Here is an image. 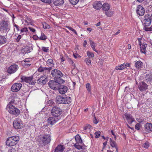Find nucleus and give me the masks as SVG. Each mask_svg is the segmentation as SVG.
I'll return each mask as SVG.
<instances>
[{
  "label": "nucleus",
  "instance_id": "obj_1",
  "mask_svg": "<svg viewBox=\"0 0 152 152\" xmlns=\"http://www.w3.org/2000/svg\"><path fill=\"white\" fill-rule=\"evenodd\" d=\"M51 74L55 80L61 83L64 82V80L61 78L63 75L59 70L56 69H53L51 71Z\"/></svg>",
  "mask_w": 152,
  "mask_h": 152
},
{
  "label": "nucleus",
  "instance_id": "obj_2",
  "mask_svg": "<svg viewBox=\"0 0 152 152\" xmlns=\"http://www.w3.org/2000/svg\"><path fill=\"white\" fill-rule=\"evenodd\" d=\"M14 101H11L7 105V109L9 112L15 115H18L20 113V110L13 105Z\"/></svg>",
  "mask_w": 152,
  "mask_h": 152
},
{
  "label": "nucleus",
  "instance_id": "obj_3",
  "mask_svg": "<svg viewBox=\"0 0 152 152\" xmlns=\"http://www.w3.org/2000/svg\"><path fill=\"white\" fill-rule=\"evenodd\" d=\"M19 140V137L18 136L10 137L7 139L6 141V144L9 146H14L18 143Z\"/></svg>",
  "mask_w": 152,
  "mask_h": 152
},
{
  "label": "nucleus",
  "instance_id": "obj_4",
  "mask_svg": "<svg viewBox=\"0 0 152 152\" xmlns=\"http://www.w3.org/2000/svg\"><path fill=\"white\" fill-rule=\"evenodd\" d=\"M51 141L50 136L49 134H45L40 136L39 142L44 145L50 143Z\"/></svg>",
  "mask_w": 152,
  "mask_h": 152
},
{
  "label": "nucleus",
  "instance_id": "obj_5",
  "mask_svg": "<svg viewBox=\"0 0 152 152\" xmlns=\"http://www.w3.org/2000/svg\"><path fill=\"white\" fill-rule=\"evenodd\" d=\"M61 83L56 80H50L48 83L49 87L52 89L54 90H57L58 88Z\"/></svg>",
  "mask_w": 152,
  "mask_h": 152
},
{
  "label": "nucleus",
  "instance_id": "obj_6",
  "mask_svg": "<svg viewBox=\"0 0 152 152\" xmlns=\"http://www.w3.org/2000/svg\"><path fill=\"white\" fill-rule=\"evenodd\" d=\"M62 113V110L60 107L57 106H54L52 107L51 114L53 116L60 118V116Z\"/></svg>",
  "mask_w": 152,
  "mask_h": 152
},
{
  "label": "nucleus",
  "instance_id": "obj_7",
  "mask_svg": "<svg viewBox=\"0 0 152 152\" xmlns=\"http://www.w3.org/2000/svg\"><path fill=\"white\" fill-rule=\"evenodd\" d=\"M10 25L8 21H2L0 24V30L1 31H8L10 29Z\"/></svg>",
  "mask_w": 152,
  "mask_h": 152
},
{
  "label": "nucleus",
  "instance_id": "obj_8",
  "mask_svg": "<svg viewBox=\"0 0 152 152\" xmlns=\"http://www.w3.org/2000/svg\"><path fill=\"white\" fill-rule=\"evenodd\" d=\"M151 21V16L148 14H146L142 18V23L146 26H148L150 25Z\"/></svg>",
  "mask_w": 152,
  "mask_h": 152
},
{
  "label": "nucleus",
  "instance_id": "obj_9",
  "mask_svg": "<svg viewBox=\"0 0 152 152\" xmlns=\"http://www.w3.org/2000/svg\"><path fill=\"white\" fill-rule=\"evenodd\" d=\"M13 126L16 129H21L23 127V124L20 119L16 118L13 122Z\"/></svg>",
  "mask_w": 152,
  "mask_h": 152
},
{
  "label": "nucleus",
  "instance_id": "obj_10",
  "mask_svg": "<svg viewBox=\"0 0 152 152\" xmlns=\"http://www.w3.org/2000/svg\"><path fill=\"white\" fill-rule=\"evenodd\" d=\"M52 67H43L40 66L38 69L39 72H42L44 75H48V74L50 72V70L52 69Z\"/></svg>",
  "mask_w": 152,
  "mask_h": 152
},
{
  "label": "nucleus",
  "instance_id": "obj_11",
  "mask_svg": "<svg viewBox=\"0 0 152 152\" xmlns=\"http://www.w3.org/2000/svg\"><path fill=\"white\" fill-rule=\"evenodd\" d=\"M19 68V67L16 64H14L10 66L8 68L7 72L9 74H12L15 72Z\"/></svg>",
  "mask_w": 152,
  "mask_h": 152
},
{
  "label": "nucleus",
  "instance_id": "obj_12",
  "mask_svg": "<svg viewBox=\"0 0 152 152\" xmlns=\"http://www.w3.org/2000/svg\"><path fill=\"white\" fill-rule=\"evenodd\" d=\"M22 86V84L20 83H16L12 85L11 88V91L14 92L19 91Z\"/></svg>",
  "mask_w": 152,
  "mask_h": 152
},
{
  "label": "nucleus",
  "instance_id": "obj_13",
  "mask_svg": "<svg viewBox=\"0 0 152 152\" xmlns=\"http://www.w3.org/2000/svg\"><path fill=\"white\" fill-rule=\"evenodd\" d=\"M22 82H25L28 83L29 84L33 85L34 84L33 81L32 80L33 77L30 76L26 77L24 76H22L21 78Z\"/></svg>",
  "mask_w": 152,
  "mask_h": 152
},
{
  "label": "nucleus",
  "instance_id": "obj_14",
  "mask_svg": "<svg viewBox=\"0 0 152 152\" xmlns=\"http://www.w3.org/2000/svg\"><path fill=\"white\" fill-rule=\"evenodd\" d=\"M136 12L138 15L142 16L144 15L145 12V10L142 6L139 5L137 6Z\"/></svg>",
  "mask_w": 152,
  "mask_h": 152
},
{
  "label": "nucleus",
  "instance_id": "obj_15",
  "mask_svg": "<svg viewBox=\"0 0 152 152\" xmlns=\"http://www.w3.org/2000/svg\"><path fill=\"white\" fill-rule=\"evenodd\" d=\"M60 118L56 117H50L48 119V124L51 125H53L60 119Z\"/></svg>",
  "mask_w": 152,
  "mask_h": 152
},
{
  "label": "nucleus",
  "instance_id": "obj_16",
  "mask_svg": "<svg viewBox=\"0 0 152 152\" xmlns=\"http://www.w3.org/2000/svg\"><path fill=\"white\" fill-rule=\"evenodd\" d=\"M124 115L126 120L129 124H131L133 122L135 121L134 118L132 117L130 114L126 113Z\"/></svg>",
  "mask_w": 152,
  "mask_h": 152
},
{
  "label": "nucleus",
  "instance_id": "obj_17",
  "mask_svg": "<svg viewBox=\"0 0 152 152\" xmlns=\"http://www.w3.org/2000/svg\"><path fill=\"white\" fill-rule=\"evenodd\" d=\"M148 86L146 83L144 82H142L139 83L138 88L140 91H143L147 88Z\"/></svg>",
  "mask_w": 152,
  "mask_h": 152
},
{
  "label": "nucleus",
  "instance_id": "obj_18",
  "mask_svg": "<svg viewBox=\"0 0 152 152\" xmlns=\"http://www.w3.org/2000/svg\"><path fill=\"white\" fill-rule=\"evenodd\" d=\"M47 76L46 75H44L40 77L37 80V83L39 84H44L46 82V79Z\"/></svg>",
  "mask_w": 152,
  "mask_h": 152
},
{
  "label": "nucleus",
  "instance_id": "obj_19",
  "mask_svg": "<svg viewBox=\"0 0 152 152\" xmlns=\"http://www.w3.org/2000/svg\"><path fill=\"white\" fill-rule=\"evenodd\" d=\"M67 87L64 85H60V86L58 89L59 93L61 94H64L67 91Z\"/></svg>",
  "mask_w": 152,
  "mask_h": 152
},
{
  "label": "nucleus",
  "instance_id": "obj_20",
  "mask_svg": "<svg viewBox=\"0 0 152 152\" xmlns=\"http://www.w3.org/2000/svg\"><path fill=\"white\" fill-rule=\"evenodd\" d=\"M102 4L100 1H97L94 2L93 4V7L96 9H99L102 7Z\"/></svg>",
  "mask_w": 152,
  "mask_h": 152
},
{
  "label": "nucleus",
  "instance_id": "obj_21",
  "mask_svg": "<svg viewBox=\"0 0 152 152\" xmlns=\"http://www.w3.org/2000/svg\"><path fill=\"white\" fill-rule=\"evenodd\" d=\"M147 45L146 44H141L140 45V51L142 53L145 54L147 51L146 50V47H147Z\"/></svg>",
  "mask_w": 152,
  "mask_h": 152
},
{
  "label": "nucleus",
  "instance_id": "obj_22",
  "mask_svg": "<svg viewBox=\"0 0 152 152\" xmlns=\"http://www.w3.org/2000/svg\"><path fill=\"white\" fill-rule=\"evenodd\" d=\"M145 127L146 132H149L152 131V124L147 123L145 125Z\"/></svg>",
  "mask_w": 152,
  "mask_h": 152
},
{
  "label": "nucleus",
  "instance_id": "obj_23",
  "mask_svg": "<svg viewBox=\"0 0 152 152\" xmlns=\"http://www.w3.org/2000/svg\"><path fill=\"white\" fill-rule=\"evenodd\" d=\"M64 97L61 96H58L56 98V101L58 104H63Z\"/></svg>",
  "mask_w": 152,
  "mask_h": 152
},
{
  "label": "nucleus",
  "instance_id": "obj_24",
  "mask_svg": "<svg viewBox=\"0 0 152 152\" xmlns=\"http://www.w3.org/2000/svg\"><path fill=\"white\" fill-rule=\"evenodd\" d=\"M145 79L147 83L152 82V74L150 73L147 74L145 77Z\"/></svg>",
  "mask_w": 152,
  "mask_h": 152
},
{
  "label": "nucleus",
  "instance_id": "obj_25",
  "mask_svg": "<svg viewBox=\"0 0 152 152\" xmlns=\"http://www.w3.org/2000/svg\"><path fill=\"white\" fill-rule=\"evenodd\" d=\"M65 147L62 145H58L54 149L55 151L57 152H62L64 149Z\"/></svg>",
  "mask_w": 152,
  "mask_h": 152
},
{
  "label": "nucleus",
  "instance_id": "obj_26",
  "mask_svg": "<svg viewBox=\"0 0 152 152\" xmlns=\"http://www.w3.org/2000/svg\"><path fill=\"white\" fill-rule=\"evenodd\" d=\"M134 66L137 69L141 68L142 66V63L140 61H134Z\"/></svg>",
  "mask_w": 152,
  "mask_h": 152
},
{
  "label": "nucleus",
  "instance_id": "obj_27",
  "mask_svg": "<svg viewBox=\"0 0 152 152\" xmlns=\"http://www.w3.org/2000/svg\"><path fill=\"white\" fill-rule=\"evenodd\" d=\"M53 4L56 6H60L64 3L63 0H53Z\"/></svg>",
  "mask_w": 152,
  "mask_h": 152
},
{
  "label": "nucleus",
  "instance_id": "obj_28",
  "mask_svg": "<svg viewBox=\"0 0 152 152\" xmlns=\"http://www.w3.org/2000/svg\"><path fill=\"white\" fill-rule=\"evenodd\" d=\"M110 144L111 146L113 148H115L116 149L117 152L118 151V148L117 146V144L115 142L113 141L111 138L110 139Z\"/></svg>",
  "mask_w": 152,
  "mask_h": 152
},
{
  "label": "nucleus",
  "instance_id": "obj_29",
  "mask_svg": "<svg viewBox=\"0 0 152 152\" xmlns=\"http://www.w3.org/2000/svg\"><path fill=\"white\" fill-rule=\"evenodd\" d=\"M7 39L4 36L0 35V45L6 43Z\"/></svg>",
  "mask_w": 152,
  "mask_h": 152
},
{
  "label": "nucleus",
  "instance_id": "obj_30",
  "mask_svg": "<svg viewBox=\"0 0 152 152\" xmlns=\"http://www.w3.org/2000/svg\"><path fill=\"white\" fill-rule=\"evenodd\" d=\"M102 8L103 10L106 11L110 9V7L108 3H105L102 5Z\"/></svg>",
  "mask_w": 152,
  "mask_h": 152
},
{
  "label": "nucleus",
  "instance_id": "obj_31",
  "mask_svg": "<svg viewBox=\"0 0 152 152\" xmlns=\"http://www.w3.org/2000/svg\"><path fill=\"white\" fill-rule=\"evenodd\" d=\"M64 99L63 103L64 104H69L71 102V99L70 97H64Z\"/></svg>",
  "mask_w": 152,
  "mask_h": 152
},
{
  "label": "nucleus",
  "instance_id": "obj_32",
  "mask_svg": "<svg viewBox=\"0 0 152 152\" xmlns=\"http://www.w3.org/2000/svg\"><path fill=\"white\" fill-rule=\"evenodd\" d=\"M89 40L90 41L91 46L93 50L96 52L97 53L98 51L96 50L95 48L96 43H94L93 41L90 39H89Z\"/></svg>",
  "mask_w": 152,
  "mask_h": 152
},
{
  "label": "nucleus",
  "instance_id": "obj_33",
  "mask_svg": "<svg viewBox=\"0 0 152 152\" xmlns=\"http://www.w3.org/2000/svg\"><path fill=\"white\" fill-rule=\"evenodd\" d=\"M104 13L108 17H111L114 14V12L110 10L109 11H106Z\"/></svg>",
  "mask_w": 152,
  "mask_h": 152
},
{
  "label": "nucleus",
  "instance_id": "obj_34",
  "mask_svg": "<svg viewBox=\"0 0 152 152\" xmlns=\"http://www.w3.org/2000/svg\"><path fill=\"white\" fill-rule=\"evenodd\" d=\"M75 140L76 142V143H81L82 142L80 137L79 135H77L75 136Z\"/></svg>",
  "mask_w": 152,
  "mask_h": 152
},
{
  "label": "nucleus",
  "instance_id": "obj_35",
  "mask_svg": "<svg viewBox=\"0 0 152 152\" xmlns=\"http://www.w3.org/2000/svg\"><path fill=\"white\" fill-rule=\"evenodd\" d=\"M87 54L88 57V58H93L94 57V54L90 51H88L87 52Z\"/></svg>",
  "mask_w": 152,
  "mask_h": 152
},
{
  "label": "nucleus",
  "instance_id": "obj_36",
  "mask_svg": "<svg viewBox=\"0 0 152 152\" xmlns=\"http://www.w3.org/2000/svg\"><path fill=\"white\" fill-rule=\"evenodd\" d=\"M29 48V47L28 46L26 47L22 50V51H24V52H23L24 53H28L30 52V50Z\"/></svg>",
  "mask_w": 152,
  "mask_h": 152
},
{
  "label": "nucleus",
  "instance_id": "obj_37",
  "mask_svg": "<svg viewBox=\"0 0 152 152\" xmlns=\"http://www.w3.org/2000/svg\"><path fill=\"white\" fill-rule=\"evenodd\" d=\"M84 61L86 63L88 66H89L91 64V60L88 58H86Z\"/></svg>",
  "mask_w": 152,
  "mask_h": 152
},
{
  "label": "nucleus",
  "instance_id": "obj_38",
  "mask_svg": "<svg viewBox=\"0 0 152 152\" xmlns=\"http://www.w3.org/2000/svg\"><path fill=\"white\" fill-rule=\"evenodd\" d=\"M47 39V37L45 34L42 32L41 36L39 37V39L40 40H45Z\"/></svg>",
  "mask_w": 152,
  "mask_h": 152
},
{
  "label": "nucleus",
  "instance_id": "obj_39",
  "mask_svg": "<svg viewBox=\"0 0 152 152\" xmlns=\"http://www.w3.org/2000/svg\"><path fill=\"white\" fill-rule=\"evenodd\" d=\"M79 143H76L74 145V147L78 150H80V149H83L84 148H83L81 146L79 145Z\"/></svg>",
  "mask_w": 152,
  "mask_h": 152
},
{
  "label": "nucleus",
  "instance_id": "obj_40",
  "mask_svg": "<svg viewBox=\"0 0 152 152\" xmlns=\"http://www.w3.org/2000/svg\"><path fill=\"white\" fill-rule=\"evenodd\" d=\"M26 23H27V25L31 24L32 23V20L29 18H27L25 20Z\"/></svg>",
  "mask_w": 152,
  "mask_h": 152
},
{
  "label": "nucleus",
  "instance_id": "obj_41",
  "mask_svg": "<svg viewBox=\"0 0 152 152\" xmlns=\"http://www.w3.org/2000/svg\"><path fill=\"white\" fill-rule=\"evenodd\" d=\"M47 64L49 65L52 64L53 66L54 65L53 60L52 59H48L47 61Z\"/></svg>",
  "mask_w": 152,
  "mask_h": 152
},
{
  "label": "nucleus",
  "instance_id": "obj_42",
  "mask_svg": "<svg viewBox=\"0 0 152 152\" xmlns=\"http://www.w3.org/2000/svg\"><path fill=\"white\" fill-rule=\"evenodd\" d=\"M86 88L89 92L91 91V87L90 84L89 83H87L86 85Z\"/></svg>",
  "mask_w": 152,
  "mask_h": 152
},
{
  "label": "nucleus",
  "instance_id": "obj_43",
  "mask_svg": "<svg viewBox=\"0 0 152 152\" xmlns=\"http://www.w3.org/2000/svg\"><path fill=\"white\" fill-rule=\"evenodd\" d=\"M79 0H69V1L72 4L75 5L77 4Z\"/></svg>",
  "mask_w": 152,
  "mask_h": 152
},
{
  "label": "nucleus",
  "instance_id": "obj_44",
  "mask_svg": "<svg viewBox=\"0 0 152 152\" xmlns=\"http://www.w3.org/2000/svg\"><path fill=\"white\" fill-rule=\"evenodd\" d=\"M130 66V63H127L126 64H121V66H122L123 69L126 68L127 66L129 67Z\"/></svg>",
  "mask_w": 152,
  "mask_h": 152
},
{
  "label": "nucleus",
  "instance_id": "obj_45",
  "mask_svg": "<svg viewBox=\"0 0 152 152\" xmlns=\"http://www.w3.org/2000/svg\"><path fill=\"white\" fill-rule=\"evenodd\" d=\"M91 128V126L90 125H87L86 126L84 127V129L87 131H89L90 129Z\"/></svg>",
  "mask_w": 152,
  "mask_h": 152
},
{
  "label": "nucleus",
  "instance_id": "obj_46",
  "mask_svg": "<svg viewBox=\"0 0 152 152\" xmlns=\"http://www.w3.org/2000/svg\"><path fill=\"white\" fill-rule=\"evenodd\" d=\"M143 147L146 148H148L149 146V144L148 142H146L145 143L142 145Z\"/></svg>",
  "mask_w": 152,
  "mask_h": 152
},
{
  "label": "nucleus",
  "instance_id": "obj_47",
  "mask_svg": "<svg viewBox=\"0 0 152 152\" xmlns=\"http://www.w3.org/2000/svg\"><path fill=\"white\" fill-rule=\"evenodd\" d=\"M43 26L44 29H49L50 28V26L46 23L43 24Z\"/></svg>",
  "mask_w": 152,
  "mask_h": 152
},
{
  "label": "nucleus",
  "instance_id": "obj_48",
  "mask_svg": "<svg viewBox=\"0 0 152 152\" xmlns=\"http://www.w3.org/2000/svg\"><path fill=\"white\" fill-rule=\"evenodd\" d=\"M28 31L27 29L26 28H24L20 30V34H22L23 33H27V31Z\"/></svg>",
  "mask_w": 152,
  "mask_h": 152
},
{
  "label": "nucleus",
  "instance_id": "obj_49",
  "mask_svg": "<svg viewBox=\"0 0 152 152\" xmlns=\"http://www.w3.org/2000/svg\"><path fill=\"white\" fill-rule=\"evenodd\" d=\"M101 132L100 131L96 132L95 133V137L96 138H98Z\"/></svg>",
  "mask_w": 152,
  "mask_h": 152
},
{
  "label": "nucleus",
  "instance_id": "obj_50",
  "mask_svg": "<svg viewBox=\"0 0 152 152\" xmlns=\"http://www.w3.org/2000/svg\"><path fill=\"white\" fill-rule=\"evenodd\" d=\"M144 29L147 31H152V26L150 27H147L145 26L144 28Z\"/></svg>",
  "mask_w": 152,
  "mask_h": 152
},
{
  "label": "nucleus",
  "instance_id": "obj_51",
  "mask_svg": "<svg viewBox=\"0 0 152 152\" xmlns=\"http://www.w3.org/2000/svg\"><path fill=\"white\" fill-rule=\"evenodd\" d=\"M42 50L45 52H47L49 51L48 47H42Z\"/></svg>",
  "mask_w": 152,
  "mask_h": 152
},
{
  "label": "nucleus",
  "instance_id": "obj_52",
  "mask_svg": "<svg viewBox=\"0 0 152 152\" xmlns=\"http://www.w3.org/2000/svg\"><path fill=\"white\" fill-rule=\"evenodd\" d=\"M9 152H15L16 150L15 148H13L12 147H10L9 150Z\"/></svg>",
  "mask_w": 152,
  "mask_h": 152
},
{
  "label": "nucleus",
  "instance_id": "obj_53",
  "mask_svg": "<svg viewBox=\"0 0 152 152\" xmlns=\"http://www.w3.org/2000/svg\"><path fill=\"white\" fill-rule=\"evenodd\" d=\"M140 124L137 123L135 126V129L137 130H139L140 129Z\"/></svg>",
  "mask_w": 152,
  "mask_h": 152
},
{
  "label": "nucleus",
  "instance_id": "obj_54",
  "mask_svg": "<svg viewBox=\"0 0 152 152\" xmlns=\"http://www.w3.org/2000/svg\"><path fill=\"white\" fill-rule=\"evenodd\" d=\"M115 69L117 70H122L123 69L122 66H121V64L119 66H116L115 68Z\"/></svg>",
  "mask_w": 152,
  "mask_h": 152
},
{
  "label": "nucleus",
  "instance_id": "obj_55",
  "mask_svg": "<svg viewBox=\"0 0 152 152\" xmlns=\"http://www.w3.org/2000/svg\"><path fill=\"white\" fill-rule=\"evenodd\" d=\"M94 118L93 120V122L95 124H97L98 123V121L96 117H95V115H94Z\"/></svg>",
  "mask_w": 152,
  "mask_h": 152
},
{
  "label": "nucleus",
  "instance_id": "obj_56",
  "mask_svg": "<svg viewBox=\"0 0 152 152\" xmlns=\"http://www.w3.org/2000/svg\"><path fill=\"white\" fill-rule=\"evenodd\" d=\"M42 2L45 3H50L51 2V0H41Z\"/></svg>",
  "mask_w": 152,
  "mask_h": 152
},
{
  "label": "nucleus",
  "instance_id": "obj_57",
  "mask_svg": "<svg viewBox=\"0 0 152 152\" xmlns=\"http://www.w3.org/2000/svg\"><path fill=\"white\" fill-rule=\"evenodd\" d=\"M111 132L112 134L114 136V139L116 140V136L115 134V133L113 131V130H111Z\"/></svg>",
  "mask_w": 152,
  "mask_h": 152
},
{
  "label": "nucleus",
  "instance_id": "obj_58",
  "mask_svg": "<svg viewBox=\"0 0 152 152\" xmlns=\"http://www.w3.org/2000/svg\"><path fill=\"white\" fill-rule=\"evenodd\" d=\"M21 38V36L20 35H18L17 38L16 39V41L18 42H19L20 39Z\"/></svg>",
  "mask_w": 152,
  "mask_h": 152
},
{
  "label": "nucleus",
  "instance_id": "obj_59",
  "mask_svg": "<svg viewBox=\"0 0 152 152\" xmlns=\"http://www.w3.org/2000/svg\"><path fill=\"white\" fill-rule=\"evenodd\" d=\"M28 28L30 29V30L31 31H32L33 32H35V30L34 29L32 28H31L30 27H29Z\"/></svg>",
  "mask_w": 152,
  "mask_h": 152
},
{
  "label": "nucleus",
  "instance_id": "obj_60",
  "mask_svg": "<svg viewBox=\"0 0 152 152\" xmlns=\"http://www.w3.org/2000/svg\"><path fill=\"white\" fill-rule=\"evenodd\" d=\"M14 26L15 27H16L17 30L18 31H19V30H20V29L19 28V26L15 24H14Z\"/></svg>",
  "mask_w": 152,
  "mask_h": 152
},
{
  "label": "nucleus",
  "instance_id": "obj_61",
  "mask_svg": "<svg viewBox=\"0 0 152 152\" xmlns=\"http://www.w3.org/2000/svg\"><path fill=\"white\" fill-rule=\"evenodd\" d=\"M87 44V42L86 40H85L83 44V45L84 47H86V45Z\"/></svg>",
  "mask_w": 152,
  "mask_h": 152
},
{
  "label": "nucleus",
  "instance_id": "obj_62",
  "mask_svg": "<svg viewBox=\"0 0 152 152\" xmlns=\"http://www.w3.org/2000/svg\"><path fill=\"white\" fill-rule=\"evenodd\" d=\"M66 28H68V29H69V30H70L71 31H72V30L73 29V28H72V27H69V26H66Z\"/></svg>",
  "mask_w": 152,
  "mask_h": 152
},
{
  "label": "nucleus",
  "instance_id": "obj_63",
  "mask_svg": "<svg viewBox=\"0 0 152 152\" xmlns=\"http://www.w3.org/2000/svg\"><path fill=\"white\" fill-rule=\"evenodd\" d=\"M71 63L72 64V66H73V68H74L75 67V66H74L75 64H74L73 61L72 60H71Z\"/></svg>",
  "mask_w": 152,
  "mask_h": 152
},
{
  "label": "nucleus",
  "instance_id": "obj_64",
  "mask_svg": "<svg viewBox=\"0 0 152 152\" xmlns=\"http://www.w3.org/2000/svg\"><path fill=\"white\" fill-rule=\"evenodd\" d=\"M120 32V30H118L116 33H115V34H114L115 35H116L117 34H118Z\"/></svg>",
  "mask_w": 152,
  "mask_h": 152
}]
</instances>
